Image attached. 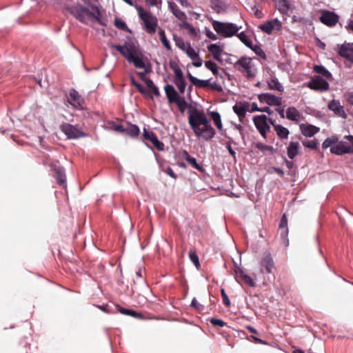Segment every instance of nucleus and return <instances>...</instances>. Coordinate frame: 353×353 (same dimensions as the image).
<instances>
[{
  "label": "nucleus",
  "mask_w": 353,
  "mask_h": 353,
  "mask_svg": "<svg viewBox=\"0 0 353 353\" xmlns=\"http://www.w3.org/2000/svg\"><path fill=\"white\" fill-rule=\"evenodd\" d=\"M188 114V123L196 137H201L206 141L214 137L216 131L204 111L192 108L189 110Z\"/></svg>",
  "instance_id": "obj_1"
},
{
  "label": "nucleus",
  "mask_w": 353,
  "mask_h": 353,
  "mask_svg": "<svg viewBox=\"0 0 353 353\" xmlns=\"http://www.w3.org/2000/svg\"><path fill=\"white\" fill-rule=\"evenodd\" d=\"M112 48L116 49L128 62L132 63L137 68H145L142 54L138 51L133 43L125 42L123 46L112 44Z\"/></svg>",
  "instance_id": "obj_2"
},
{
  "label": "nucleus",
  "mask_w": 353,
  "mask_h": 353,
  "mask_svg": "<svg viewBox=\"0 0 353 353\" xmlns=\"http://www.w3.org/2000/svg\"><path fill=\"white\" fill-rule=\"evenodd\" d=\"M135 8L139 17L144 24L145 31L150 34L155 33L158 26L157 18L150 12L145 10L141 6L136 5Z\"/></svg>",
  "instance_id": "obj_3"
},
{
  "label": "nucleus",
  "mask_w": 353,
  "mask_h": 353,
  "mask_svg": "<svg viewBox=\"0 0 353 353\" xmlns=\"http://www.w3.org/2000/svg\"><path fill=\"white\" fill-rule=\"evenodd\" d=\"M234 68L248 79H252L256 76V69L250 57H241L234 63Z\"/></svg>",
  "instance_id": "obj_4"
},
{
  "label": "nucleus",
  "mask_w": 353,
  "mask_h": 353,
  "mask_svg": "<svg viewBox=\"0 0 353 353\" xmlns=\"http://www.w3.org/2000/svg\"><path fill=\"white\" fill-rule=\"evenodd\" d=\"M212 26L219 34L224 37H232L239 31V28L234 23H223L214 21L212 23Z\"/></svg>",
  "instance_id": "obj_5"
},
{
  "label": "nucleus",
  "mask_w": 353,
  "mask_h": 353,
  "mask_svg": "<svg viewBox=\"0 0 353 353\" xmlns=\"http://www.w3.org/2000/svg\"><path fill=\"white\" fill-rule=\"evenodd\" d=\"M253 122L255 127L259 130L261 135L264 138H267V132L270 131V127L268 124V117L265 114L254 116Z\"/></svg>",
  "instance_id": "obj_6"
},
{
  "label": "nucleus",
  "mask_w": 353,
  "mask_h": 353,
  "mask_svg": "<svg viewBox=\"0 0 353 353\" xmlns=\"http://www.w3.org/2000/svg\"><path fill=\"white\" fill-rule=\"evenodd\" d=\"M60 130L68 139H74L86 136V134L77 128L74 125L68 123H63L60 125Z\"/></svg>",
  "instance_id": "obj_7"
},
{
  "label": "nucleus",
  "mask_w": 353,
  "mask_h": 353,
  "mask_svg": "<svg viewBox=\"0 0 353 353\" xmlns=\"http://www.w3.org/2000/svg\"><path fill=\"white\" fill-rule=\"evenodd\" d=\"M321 12L320 21L328 27H334L339 21V16L334 12L323 10Z\"/></svg>",
  "instance_id": "obj_8"
},
{
  "label": "nucleus",
  "mask_w": 353,
  "mask_h": 353,
  "mask_svg": "<svg viewBox=\"0 0 353 353\" xmlns=\"http://www.w3.org/2000/svg\"><path fill=\"white\" fill-rule=\"evenodd\" d=\"M307 87L316 91L323 92L329 89V83L319 76H316L308 83Z\"/></svg>",
  "instance_id": "obj_9"
},
{
  "label": "nucleus",
  "mask_w": 353,
  "mask_h": 353,
  "mask_svg": "<svg viewBox=\"0 0 353 353\" xmlns=\"http://www.w3.org/2000/svg\"><path fill=\"white\" fill-rule=\"evenodd\" d=\"M259 28L266 34H270L274 30H281L282 28V23L278 19H274L261 24Z\"/></svg>",
  "instance_id": "obj_10"
},
{
  "label": "nucleus",
  "mask_w": 353,
  "mask_h": 353,
  "mask_svg": "<svg viewBox=\"0 0 353 353\" xmlns=\"http://www.w3.org/2000/svg\"><path fill=\"white\" fill-rule=\"evenodd\" d=\"M143 135L144 139L150 141L158 150L163 151L164 150L163 143L158 139L157 135L152 131H148L144 128Z\"/></svg>",
  "instance_id": "obj_11"
},
{
  "label": "nucleus",
  "mask_w": 353,
  "mask_h": 353,
  "mask_svg": "<svg viewBox=\"0 0 353 353\" xmlns=\"http://www.w3.org/2000/svg\"><path fill=\"white\" fill-rule=\"evenodd\" d=\"M330 152L337 155L353 154V147L348 145L346 142L340 141L336 145L331 147Z\"/></svg>",
  "instance_id": "obj_12"
},
{
  "label": "nucleus",
  "mask_w": 353,
  "mask_h": 353,
  "mask_svg": "<svg viewBox=\"0 0 353 353\" xmlns=\"http://www.w3.org/2000/svg\"><path fill=\"white\" fill-rule=\"evenodd\" d=\"M73 14L81 22H85L87 19L94 17V14L86 7H77L73 10Z\"/></svg>",
  "instance_id": "obj_13"
},
{
  "label": "nucleus",
  "mask_w": 353,
  "mask_h": 353,
  "mask_svg": "<svg viewBox=\"0 0 353 353\" xmlns=\"http://www.w3.org/2000/svg\"><path fill=\"white\" fill-rule=\"evenodd\" d=\"M259 99L262 103H265L269 105H281L282 99L270 93H263L259 96Z\"/></svg>",
  "instance_id": "obj_14"
},
{
  "label": "nucleus",
  "mask_w": 353,
  "mask_h": 353,
  "mask_svg": "<svg viewBox=\"0 0 353 353\" xmlns=\"http://www.w3.org/2000/svg\"><path fill=\"white\" fill-rule=\"evenodd\" d=\"M328 108L333 111L334 114L343 119L347 118V114L343 109V107L341 105L339 101L333 99L328 103Z\"/></svg>",
  "instance_id": "obj_15"
},
{
  "label": "nucleus",
  "mask_w": 353,
  "mask_h": 353,
  "mask_svg": "<svg viewBox=\"0 0 353 353\" xmlns=\"http://www.w3.org/2000/svg\"><path fill=\"white\" fill-rule=\"evenodd\" d=\"M339 54L353 64V44L345 43L342 45L339 48Z\"/></svg>",
  "instance_id": "obj_16"
},
{
  "label": "nucleus",
  "mask_w": 353,
  "mask_h": 353,
  "mask_svg": "<svg viewBox=\"0 0 353 353\" xmlns=\"http://www.w3.org/2000/svg\"><path fill=\"white\" fill-rule=\"evenodd\" d=\"M164 90L170 103H174L181 97L172 85L167 84L164 87Z\"/></svg>",
  "instance_id": "obj_17"
},
{
  "label": "nucleus",
  "mask_w": 353,
  "mask_h": 353,
  "mask_svg": "<svg viewBox=\"0 0 353 353\" xmlns=\"http://www.w3.org/2000/svg\"><path fill=\"white\" fill-rule=\"evenodd\" d=\"M261 265L265 270L266 273H271L274 267L273 259L270 253L265 252L264 254L263 260L261 262Z\"/></svg>",
  "instance_id": "obj_18"
},
{
  "label": "nucleus",
  "mask_w": 353,
  "mask_h": 353,
  "mask_svg": "<svg viewBox=\"0 0 353 353\" xmlns=\"http://www.w3.org/2000/svg\"><path fill=\"white\" fill-rule=\"evenodd\" d=\"M300 129L302 134L307 137H312L315 134L319 132V128L312 125H307L302 123L300 125Z\"/></svg>",
  "instance_id": "obj_19"
},
{
  "label": "nucleus",
  "mask_w": 353,
  "mask_h": 353,
  "mask_svg": "<svg viewBox=\"0 0 353 353\" xmlns=\"http://www.w3.org/2000/svg\"><path fill=\"white\" fill-rule=\"evenodd\" d=\"M182 157L194 168L203 172L204 169L199 165L196 159L191 157L186 150H183L181 152Z\"/></svg>",
  "instance_id": "obj_20"
},
{
  "label": "nucleus",
  "mask_w": 353,
  "mask_h": 353,
  "mask_svg": "<svg viewBox=\"0 0 353 353\" xmlns=\"http://www.w3.org/2000/svg\"><path fill=\"white\" fill-rule=\"evenodd\" d=\"M249 106L248 103H237L233 106L234 112L237 114L241 121L245 117L247 109Z\"/></svg>",
  "instance_id": "obj_21"
},
{
  "label": "nucleus",
  "mask_w": 353,
  "mask_h": 353,
  "mask_svg": "<svg viewBox=\"0 0 353 353\" xmlns=\"http://www.w3.org/2000/svg\"><path fill=\"white\" fill-rule=\"evenodd\" d=\"M54 176L57 180V182L60 185H64L66 181V177L63 168L57 166L54 168Z\"/></svg>",
  "instance_id": "obj_22"
},
{
  "label": "nucleus",
  "mask_w": 353,
  "mask_h": 353,
  "mask_svg": "<svg viewBox=\"0 0 353 353\" xmlns=\"http://www.w3.org/2000/svg\"><path fill=\"white\" fill-rule=\"evenodd\" d=\"M169 7L173 14L180 21H184L187 19V16L184 12L181 11L177 5L173 2H169Z\"/></svg>",
  "instance_id": "obj_23"
},
{
  "label": "nucleus",
  "mask_w": 353,
  "mask_h": 353,
  "mask_svg": "<svg viewBox=\"0 0 353 353\" xmlns=\"http://www.w3.org/2000/svg\"><path fill=\"white\" fill-rule=\"evenodd\" d=\"M300 145L299 142H290L287 148V154L290 159H294V157L298 154Z\"/></svg>",
  "instance_id": "obj_24"
},
{
  "label": "nucleus",
  "mask_w": 353,
  "mask_h": 353,
  "mask_svg": "<svg viewBox=\"0 0 353 353\" xmlns=\"http://www.w3.org/2000/svg\"><path fill=\"white\" fill-rule=\"evenodd\" d=\"M286 118L292 121H299L301 114L294 107H289L286 111Z\"/></svg>",
  "instance_id": "obj_25"
},
{
  "label": "nucleus",
  "mask_w": 353,
  "mask_h": 353,
  "mask_svg": "<svg viewBox=\"0 0 353 353\" xmlns=\"http://www.w3.org/2000/svg\"><path fill=\"white\" fill-rule=\"evenodd\" d=\"M208 51L212 54L213 58L217 61H221V54L222 49L216 44H210L208 46Z\"/></svg>",
  "instance_id": "obj_26"
},
{
  "label": "nucleus",
  "mask_w": 353,
  "mask_h": 353,
  "mask_svg": "<svg viewBox=\"0 0 353 353\" xmlns=\"http://www.w3.org/2000/svg\"><path fill=\"white\" fill-rule=\"evenodd\" d=\"M117 308L118 311L122 314L131 316L136 319H142V314L136 312L135 310L123 308L119 305L117 306Z\"/></svg>",
  "instance_id": "obj_27"
},
{
  "label": "nucleus",
  "mask_w": 353,
  "mask_h": 353,
  "mask_svg": "<svg viewBox=\"0 0 353 353\" xmlns=\"http://www.w3.org/2000/svg\"><path fill=\"white\" fill-rule=\"evenodd\" d=\"M314 71L327 80H330L332 78L331 73L323 65H315L314 67Z\"/></svg>",
  "instance_id": "obj_28"
},
{
  "label": "nucleus",
  "mask_w": 353,
  "mask_h": 353,
  "mask_svg": "<svg viewBox=\"0 0 353 353\" xmlns=\"http://www.w3.org/2000/svg\"><path fill=\"white\" fill-rule=\"evenodd\" d=\"M274 130L278 137L281 139H287L290 134L288 129L281 125H274Z\"/></svg>",
  "instance_id": "obj_29"
},
{
  "label": "nucleus",
  "mask_w": 353,
  "mask_h": 353,
  "mask_svg": "<svg viewBox=\"0 0 353 353\" xmlns=\"http://www.w3.org/2000/svg\"><path fill=\"white\" fill-rule=\"evenodd\" d=\"M139 128L137 125L128 123L125 129L124 134L131 137H137L139 134Z\"/></svg>",
  "instance_id": "obj_30"
},
{
  "label": "nucleus",
  "mask_w": 353,
  "mask_h": 353,
  "mask_svg": "<svg viewBox=\"0 0 353 353\" xmlns=\"http://www.w3.org/2000/svg\"><path fill=\"white\" fill-rule=\"evenodd\" d=\"M268 85L270 89L277 90L279 92L283 91L282 85L279 83L277 79L273 78L268 81Z\"/></svg>",
  "instance_id": "obj_31"
},
{
  "label": "nucleus",
  "mask_w": 353,
  "mask_h": 353,
  "mask_svg": "<svg viewBox=\"0 0 353 353\" xmlns=\"http://www.w3.org/2000/svg\"><path fill=\"white\" fill-rule=\"evenodd\" d=\"M210 116L218 130L221 131L223 130V125L220 114L217 112H210Z\"/></svg>",
  "instance_id": "obj_32"
},
{
  "label": "nucleus",
  "mask_w": 353,
  "mask_h": 353,
  "mask_svg": "<svg viewBox=\"0 0 353 353\" xmlns=\"http://www.w3.org/2000/svg\"><path fill=\"white\" fill-rule=\"evenodd\" d=\"M158 33H159V39L161 41V43H163V45L164 46V47L168 50H171V46H170V43L169 42V41L168 40L166 36H165V31L161 29V28H159V31H158Z\"/></svg>",
  "instance_id": "obj_33"
},
{
  "label": "nucleus",
  "mask_w": 353,
  "mask_h": 353,
  "mask_svg": "<svg viewBox=\"0 0 353 353\" xmlns=\"http://www.w3.org/2000/svg\"><path fill=\"white\" fill-rule=\"evenodd\" d=\"M238 276L242 279V281L250 287L255 286V282L254 280L248 275L244 274L243 272H241L238 274Z\"/></svg>",
  "instance_id": "obj_34"
},
{
  "label": "nucleus",
  "mask_w": 353,
  "mask_h": 353,
  "mask_svg": "<svg viewBox=\"0 0 353 353\" xmlns=\"http://www.w3.org/2000/svg\"><path fill=\"white\" fill-rule=\"evenodd\" d=\"M177 105L179 111L183 114L186 108H190L191 105H188L183 97H180L176 101L174 102Z\"/></svg>",
  "instance_id": "obj_35"
},
{
  "label": "nucleus",
  "mask_w": 353,
  "mask_h": 353,
  "mask_svg": "<svg viewBox=\"0 0 353 353\" xmlns=\"http://www.w3.org/2000/svg\"><path fill=\"white\" fill-rule=\"evenodd\" d=\"M339 139L336 136H332L331 137L327 138L322 144V148L323 149H327L329 147H331L332 145L338 143Z\"/></svg>",
  "instance_id": "obj_36"
},
{
  "label": "nucleus",
  "mask_w": 353,
  "mask_h": 353,
  "mask_svg": "<svg viewBox=\"0 0 353 353\" xmlns=\"http://www.w3.org/2000/svg\"><path fill=\"white\" fill-rule=\"evenodd\" d=\"M187 56L192 60H195L199 56V53L191 46L190 44L187 45L185 50Z\"/></svg>",
  "instance_id": "obj_37"
},
{
  "label": "nucleus",
  "mask_w": 353,
  "mask_h": 353,
  "mask_svg": "<svg viewBox=\"0 0 353 353\" xmlns=\"http://www.w3.org/2000/svg\"><path fill=\"white\" fill-rule=\"evenodd\" d=\"M279 232L283 243L285 246H288L289 244V240L288 239V228H279Z\"/></svg>",
  "instance_id": "obj_38"
},
{
  "label": "nucleus",
  "mask_w": 353,
  "mask_h": 353,
  "mask_svg": "<svg viewBox=\"0 0 353 353\" xmlns=\"http://www.w3.org/2000/svg\"><path fill=\"white\" fill-rule=\"evenodd\" d=\"M205 66L210 70L212 71L213 74L217 75L219 73L218 65L212 61H206L205 62Z\"/></svg>",
  "instance_id": "obj_39"
},
{
  "label": "nucleus",
  "mask_w": 353,
  "mask_h": 353,
  "mask_svg": "<svg viewBox=\"0 0 353 353\" xmlns=\"http://www.w3.org/2000/svg\"><path fill=\"white\" fill-rule=\"evenodd\" d=\"M237 37L247 47L252 49V41L248 38L247 35L243 32L237 34Z\"/></svg>",
  "instance_id": "obj_40"
},
{
  "label": "nucleus",
  "mask_w": 353,
  "mask_h": 353,
  "mask_svg": "<svg viewBox=\"0 0 353 353\" xmlns=\"http://www.w3.org/2000/svg\"><path fill=\"white\" fill-rule=\"evenodd\" d=\"M256 148L261 150V152H269L270 154H273L275 152V150L272 146L265 145L262 143H257L256 144Z\"/></svg>",
  "instance_id": "obj_41"
},
{
  "label": "nucleus",
  "mask_w": 353,
  "mask_h": 353,
  "mask_svg": "<svg viewBox=\"0 0 353 353\" xmlns=\"http://www.w3.org/2000/svg\"><path fill=\"white\" fill-rule=\"evenodd\" d=\"M189 258L191 261L194 263L197 269L200 267V263L199 256H197L196 252L193 250H190L189 252Z\"/></svg>",
  "instance_id": "obj_42"
},
{
  "label": "nucleus",
  "mask_w": 353,
  "mask_h": 353,
  "mask_svg": "<svg viewBox=\"0 0 353 353\" xmlns=\"http://www.w3.org/2000/svg\"><path fill=\"white\" fill-rule=\"evenodd\" d=\"M173 39L175 41L176 46L179 48L183 51H185L187 48V45L189 43H185L183 39L178 37L176 35L173 36Z\"/></svg>",
  "instance_id": "obj_43"
},
{
  "label": "nucleus",
  "mask_w": 353,
  "mask_h": 353,
  "mask_svg": "<svg viewBox=\"0 0 353 353\" xmlns=\"http://www.w3.org/2000/svg\"><path fill=\"white\" fill-rule=\"evenodd\" d=\"M302 144L305 148L312 149V150H316L318 147V142L316 140H304L302 141Z\"/></svg>",
  "instance_id": "obj_44"
},
{
  "label": "nucleus",
  "mask_w": 353,
  "mask_h": 353,
  "mask_svg": "<svg viewBox=\"0 0 353 353\" xmlns=\"http://www.w3.org/2000/svg\"><path fill=\"white\" fill-rule=\"evenodd\" d=\"M174 83L177 87L180 94H183L186 87V82L185 79L181 80H174Z\"/></svg>",
  "instance_id": "obj_45"
},
{
  "label": "nucleus",
  "mask_w": 353,
  "mask_h": 353,
  "mask_svg": "<svg viewBox=\"0 0 353 353\" xmlns=\"http://www.w3.org/2000/svg\"><path fill=\"white\" fill-rule=\"evenodd\" d=\"M70 97L74 103H77L79 105H81V98L77 91L72 90L70 92Z\"/></svg>",
  "instance_id": "obj_46"
},
{
  "label": "nucleus",
  "mask_w": 353,
  "mask_h": 353,
  "mask_svg": "<svg viewBox=\"0 0 353 353\" xmlns=\"http://www.w3.org/2000/svg\"><path fill=\"white\" fill-rule=\"evenodd\" d=\"M110 128L113 130L124 134L125 129V127L124 125L116 123L114 122L110 123Z\"/></svg>",
  "instance_id": "obj_47"
},
{
  "label": "nucleus",
  "mask_w": 353,
  "mask_h": 353,
  "mask_svg": "<svg viewBox=\"0 0 353 353\" xmlns=\"http://www.w3.org/2000/svg\"><path fill=\"white\" fill-rule=\"evenodd\" d=\"M130 81H131V84L132 85H134L137 90L138 91L141 93V94H145L146 93V91L145 90V88L143 87V85L139 83V82H137L134 77H131L130 78Z\"/></svg>",
  "instance_id": "obj_48"
},
{
  "label": "nucleus",
  "mask_w": 353,
  "mask_h": 353,
  "mask_svg": "<svg viewBox=\"0 0 353 353\" xmlns=\"http://www.w3.org/2000/svg\"><path fill=\"white\" fill-rule=\"evenodd\" d=\"M114 26L122 30H128V26L126 23L121 19L116 18L114 20Z\"/></svg>",
  "instance_id": "obj_49"
},
{
  "label": "nucleus",
  "mask_w": 353,
  "mask_h": 353,
  "mask_svg": "<svg viewBox=\"0 0 353 353\" xmlns=\"http://www.w3.org/2000/svg\"><path fill=\"white\" fill-rule=\"evenodd\" d=\"M195 83H196L194 84L195 86L201 88H208L210 85V80H201L196 79Z\"/></svg>",
  "instance_id": "obj_50"
},
{
  "label": "nucleus",
  "mask_w": 353,
  "mask_h": 353,
  "mask_svg": "<svg viewBox=\"0 0 353 353\" xmlns=\"http://www.w3.org/2000/svg\"><path fill=\"white\" fill-rule=\"evenodd\" d=\"M210 321L211 324L214 326H218L220 327H223L225 325H226V323L223 321H222L221 319H219L212 318L210 320Z\"/></svg>",
  "instance_id": "obj_51"
},
{
  "label": "nucleus",
  "mask_w": 353,
  "mask_h": 353,
  "mask_svg": "<svg viewBox=\"0 0 353 353\" xmlns=\"http://www.w3.org/2000/svg\"><path fill=\"white\" fill-rule=\"evenodd\" d=\"M221 294L223 299V303L226 306L229 307L230 305V301L223 288L221 290Z\"/></svg>",
  "instance_id": "obj_52"
},
{
  "label": "nucleus",
  "mask_w": 353,
  "mask_h": 353,
  "mask_svg": "<svg viewBox=\"0 0 353 353\" xmlns=\"http://www.w3.org/2000/svg\"><path fill=\"white\" fill-rule=\"evenodd\" d=\"M252 10L256 18L261 19L263 17L262 11L259 10L256 6L252 8Z\"/></svg>",
  "instance_id": "obj_53"
},
{
  "label": "nucleus",
  "mask_w": 353,
  "mask_h": 353,
  "mask_svg": "<svg viewBox=\"0 0 353 353\" xmlns=\"http://www.w3.org/2000/svg\"><path fill=\"white\" fill-rule=\"evenodd\" d=\"M279 228H288V219L285 214L282 216V217L281 219Z\"/></svg>",
  "instance_id": "obj_54"
},
{
  "label": "nucleus",
  "mask_w": 353,
  "mask_h": 353,
  "mask_svg": "<svg viewBox=\"0 0 353 353\" xmlns=\"http://www.w3.org/2000/svg\"><path fill=\"white\" fill-rule=\"evenodd\" d=\"M174 75H175L174 80H181V79H185L183 77V72L180 68L174 70Z\"/></svg>",
  "instance_id": "obj_55"
},
{
  "label": "nucleus",
  "mask_w": 353,
  "mask_h": 353,
  "mask_svg": "<svg viewBox=\"0 0 353 353\" xmlns=\"http://www.w3.org/2000/svg\"><path fill=\"white\" fill-rule=\"evenodd\" d=\"M145 2L150 6H157L159 7L162 4L161 0H145Z\"/></svg>",
  "instance_id": "obj_56"
},
{
  "label": "nucleus",
  "mask_w": 353,
  "mask_h": 353,
  "mask_svg": "<svg viewBox=\"0 0 353 353\" xmlns=\"http://www.w3.org/2000/svg\"><path fill=\"white\" fill-rule=\"evenodd\" d=\"M208 88H211V89H212V90H216V91H219V92H221V91H222V90H223V88H222V87H221V85H219V83H215V82H214V83H211L210 82V85H209V87H208Z\"/></svg>",
  "instance_id": "obj_57"
},
{
  "label": "nucleus",
  "mask_w": 353,
  "mask_h": 353,
  "mask_svg": "<svg viewBox=\"0 0 353 353\" xmlns=\"http://www.w3.org/2000/svg\"><path fill=\"white\" fill-rule=\"evenodd\" d=\"M191 306H192L193 307H194L196 310H200L202 309L203 307V305H201V304H199L197 301V300L194 298L192 300V302H191Z\"/></svg>",
  "instance_id": "obj_58"
},
{
  "label": "nucleus",
  "mask_w": 353,
  "mask_h": 353,
  "mask_svg": "<svg viewBox=\"0 0 353 353\" xmlns=\"http://www.w3.org/2000/svg\"><path fill=\"white\" fill-rule=\"evenodd\" d=\"M345 97L347 101V103L351 105H353V92H347L345 94Z\"/></svg>",
  "instance_id": "obj_59"
},
{
  "label": "nucleus",
  "mask_w": 353,
  "mask_h": 353,
  "mask_svg": "<svg viewBox=\"0 0 353 353\" xmlns=\"http://www.w3.org/2000/svg\"><path fill=\"white\" fill-rule=\"evenodd\" d=\"M165 172L172 178L173 179H176V174L174 172L173 170L168 167L167 168V169L165 170Z\"/></svg>",
  "instance_id": "obj_60"
},
{
  "label": "nucleus",
  "mask_w": 353,
  "mask_h": 353,
  "mask_svg": "<svg viewBox=\"0 0 353 353\" xmlns=\"http://www.w3.org/2000/svg\"><path fill=\"white\" fill-rule=\"evenodd\" d=\"M145 84L147 85V87L150 89V90H152V88H154V86H156L154 83V82L150 79H145Z\"/></svg>",
  "instance_id": "obj_61"
},
{
  "label": "nucleus",
  "mask_w": 353,
  "mask_h": 353,
  "mask_svg": "<svg viewBox=\"0 0 353 353\" xmlns=\"http://www.w3.org/2000/svg\"><path fill=\"white\" fill-rule=\"evenodd\" d=\"M194 61L192 63L193 65L196 67V68H199V67H201L202 65V59L199 57V56L198 57V58H196L195 60H194Z\"/></svg>",
  "instance_id": "obj_62"
},
{
  "label": "nucleus",
  "mask_w": 353,
  "mask_h": 353,
  "mask_svg": "<svg viewBox=\"0 0 353 353\" xmlns=\"http://www.w3.org/2000/svg\"><path fill=\"white\" fill-rule=\"evenodd\" d=\"M183 26L189 29L190 34H196L195 29L190 24H189L188 23H184Z\"/></svg>",
  "instance_id": "obj_63"
},
{
  "label": "nucleus",
  "mask_w": 353,
  "mask_h": 353,
  "mask_svg": "<svg viewBox=\"0 0 353 353\" xmlns=\"http://www.w3.org/2000/svg\"><path fill=\"white\" fill-rule=\"evenodd\" d=\"M252 50H254L256 52V54L258 55L265 56V53L259 47H257V46H255L254 48L252 47Z\"/></svg>",
  "instance_id": "obj_64"
}]
</instances>
